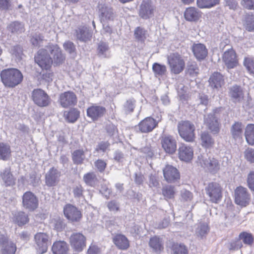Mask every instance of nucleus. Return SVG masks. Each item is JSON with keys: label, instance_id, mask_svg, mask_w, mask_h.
Listing matches in <instances>:
<instances>
[{"label": "nucleus", "instance_id": "49530a36", "mask_svg": "<svg viewBox=\"0 0 254 254\" xmlns=\"http://www.w3.org/2000/svg\"><path fill=\"white\" fill-rule=\"evenodd\" d=\"M50 227L57 231H62L64 228L65 224L59 217L53 218L50 223Z\"/></svg>", "mask_w": 254, "mask_h": 254}, {"label": "nucleus", "instance_id": "052dcab7", "mask_svg": "<svg viewBox=\"0 0 254 254\" xmlns=\"http://www.w3.org/2000/svg\"><path fill=\"white\" fill-rule=\"evenodd\" d=\"M64 48L70 55H72L73 56L75 55V46L72 42L69 41H66L64 44Z\"/></svg>", "mask_w": 254, "mask_h": 254}, {"label": "nucleus", "instance_id": "f03ea898", "mask_svg": "<svg viewBox=\"0 0 254 254\" xmlns=\"http://www.w3.org/2000/svg\"><path fill=\"white\" fill-rule=\"evenodd\" d=\"M178 128L180 135L188 142H192L195 138V127L193 124L189 121L179 123Z\"/></svg>", "mask_w": 254, "mask_h": 254}, {"label": "nucleus", "instance_id": "f3484780", "mask_svg": "<svg viewBox=\"0 0 254 254\" xmlns=\"http://www.w3.org/2000/svg\"><path fill=\"white\" fill-rule=\"evenodd\" d=\"M158 125V122L151 117H147L142 120L136 127L142 133L152 131Z\"/></svg>", "mask_w": 254, "mask_h": 254}, {"label": "nucleus", "instance_id": "7ed1b4c3", "mask_svg": "<svg viewBox=\"0 0 254 254\" xmlns=\"http://www.w3.org/2000/svg\"><path fill=\"white\" fill-rule=\"evenodd\" d=\"M69 243L74 252L80 253L86 247V238L81 233L73 232L69 237Z\"/></svg>", "mask_w": 254, "mask_h": 254}, {"label": "nucleus", "instance_id": "a18cd8bd", "mask_svg": "<svg viewBox=\"0 0 254 254\" xmlns=\"http://www.w3.org/2000/svg\"><path fill=\"white\" fill-rule=\"evenodd\" d=\"M245 134L247 142L250 145H254V125H249L246 127Z\"/></svg>", "mask_w": 254, "mask_h": 254}, {"label": "nucleus", "instance_id": "ddd939ff", "mask_svg": "<svg viewBox=\"0 0 254 254\" xmlns=\"http://www.w3.org/2000/svg\"><path fill=\"white\" fill-rule=\"evenodd\" d=\"M64 213L65 217L71 222H78L82 217L81 212L75 206L68 204L64 208Z\"/></svg>", "mask_w": 254, "mask_h": 254}, {"label": "nucleus", "instance_id": "4c0bfd02", "mask_svg": "<svg viewBox=\"0 0 254 254\" xmlns=\"http://www.w3.org/2000/svg\"><path fill=\"white\" fill-rule=\"evenodd\" d=\"M244 126L242 123L236 122L231 128V132L235 139H240L242 138Z\"/></svg>", "mask_w": 254, "mask_h": 254}, {"label": "nucleus", "instance_id": "f8f14e48", "mask_svg": "<svg viewBox=\"0 0 254 254\" xmlns=\"http://www.w3.org/2000/svg\"><path fill=\"white\" fill-rule=\"evenodd\" d=\"M34 102L40 107H46L50 103V98L47 94L41 89H34L32 93Z\"/></svg>", "mask_w": 254, "mask_h": 254}, {"label": "nucleus", "instance_id": "79ce46f5", "mask_svg": "<svg viewBox=\"0 0 254 254\" xmlns=\"http://www.w3.org/2000/svg\"><path fill=\"white\" fill-rule=\"evenodd\" d=\"M11 156L10 146L3 142L0 143V160H8Z\"/></svg>", "mask_w": 254, "mask_h": 254}, {"label": "nucleus", "instance_id": "aec40b11", "mask_svg": "<svg viewBox=\"0 0 254 254\" xmlns=\"http://www.w3.org/2000/svg\"><path fill=\"white\" fill-rule=\"evenodd\" d=\"M204 122L208 128L213 134H217L219 131V123L214 113H210L204 116Z\"/></svg>", "mask_w": 254, "mask_h": 254}, {"label": "nucleus", "instance_id": "bb28decb", "mask_svg": "<svg viewBox=\"0 0 254 254\" xmlns=\"http://www.w3.org/2000/svg\"><path fill=\"white\" fill-rule=\"evenodd\" d=\"M0 245L1 247V254H14L16 250L15 245L11 242H8L3 237H0Z\"/></svg>", "mask_w": 254, "mask_h": 254}, {"label": "nucleus", "instance_id": "bf43d9fd", "mask_svg": "<svg viewBox=\"0 0 254 254\" xmlns=\"http://www.w3.org/2000/svg\"><path fill=\"white\" fill-rule=\"evenodd\" d=\"M107 165L106 162L103 159H99L94 162L96 169L100 173H103L105 171Z\"/></svg>", "mask_w": 254, "mask_h": 254}, {"label": "nucleus", "instance_id": "2eb2a0df", "mask_svg": "<svg viewBox=\"0 0 254 254\" xmlns=\"http://www.w3.org/2000/svg\"><path fill=\"white\" fill-rule=\"evenodd\" d=\"M222 60L228 69L234 68L238 64V60L236 54L233 49H229L225 51L222 57Z\"/></svg>", "mask_w": 254, "mask_h": 254}, {"label": "nucleus", "instance_id": "423d86ee", "mask_svg": "<svg viewBox=\"0 0 254 254\" xmlns=\"http://www.w3.org/2000/svg\"><path fill=\"white\" fill-rule=\"evenodd\" d=\"M206 193L213 203H218L222 198V188L220 185L216 182L209 183L205 187Z\"/></svg>", "mask_w": 254, "mask_h": 254}, {"label": "nucleus", "instance_id": "338daca9", "mask_svg": "<svg viewBox=\"0 0 254 254\" xmlns=\"http://www.w3.org/2000/svg\"><path fill=\"white\" fill-rule=\"evenodd\" d=\"M187 67L188 72L190 75L196 74L198 72V68L195 62H189Z\"/></svg>", "mask_w": 254, "mask_h": 254}, {"label": "nucleus", "instance_id": "cd10ccee", "mask_svg": "<svg viewBox=\"0 0 254 254\" xmlns=\"http://www.w3.org/2000/svg\"><path fill=\"white\" fill-rule=\"evenodd\" d=\"M77 39L81 42H86L91 39L92 34L86 27H79L75 31Z\"/></svg>", "mask_w": 254, "mask_h": 254}, {"label": "nucleus", "instance_id": "6e6d98bb", "mask_svg": "<svg viewBox=\"0 0 254 254\" xmlns=\"http://www.w3.org/2000/svg\"><path fill=\"white\" fill-rule=\"evenodd\" d=\"M10 53L13 57L15 58L16 61H19L22 59L23 52L22 48L20 46H15L12 47L10 50Z\"/></svg>", "mask_w": 254, "mask_h": 254}, {"label": "nucleus", "instance_id": "e433bc0d", "mask_svg": "<svg viewBox=\"0 0 254 254\" xmlns=\"http://www.w3.org/2000/svg\"><path fill=\"white\" fill-rule=\"evenodd\" d=\"M80 112L75 108L64 112V116L66 121L69 123H74L79 117Z\"/></svg>", "mask_w": 254, "mask_h": 254}, {"label": "nucleus", "instance_id": "4d7b16f0", "mask_svg": "<svg viewBox=\"0 0 254 254\" xmlns=\"http://www.w3.org/2000/svg\"><path fill=\"white\" fill-rule=\"evenodd\" d=\"M244 65L248 71L251 74H254V58H245L244 61Z\"/></svg>", "mask_w": 254, "mask_h": 254}, {"label": "nucleus", "instance_id": "393cba45", "mask_svg": "<svg viewBox=\"0 0 254 254\" xmlns=\"http://www.w3.org/2000/svg\"><path fill=\"white\" fill-rule=\"evenodd\" d=\"M191 50L194 57L198 61L204 60L208 54L205 46L201 43H194L191 47Z\"/></svg>", "mask_w": 254, "mask_h": 254}, {"label": "nucleus", "instance_id": "ea45409f", "mask_svg": "<svg viewBox=\"0 0 254 254\" xmlns=\"http://www.w3.org/2000/svg\"><path fill=\"white\" fill-rule=\"evenodd\" d=\"M200 141L201 145L205 148L211 147L214 144V140L211 135L206 131L201 133Z\"/></svg>", "mask_w": 254, "mask_h": 254}, {"label": "nucleus", "instance_id": "1a4fd4ad", "mask_svg": "<svg viewBox=\"0 0 254 254\" xmlns=\"http://www.w3.org/2000/svg\"><path fill=\"white\" fill-rule=\"evenodd\" d=\"M155 7L150 0H144L141 3L138 14L143 19H149L154 16Z\"/></svg>", "mask_w": 254, "mask_h": 254}, {"label": "nucleus", "instance_id": "8fccbe9b", "mask_svg": "<svg viewBox=\"0 0 254 254\" xmlns=\"http://www.w3.org/2000/svg\"><path fill=\"white\" fill-rule=\"evenodd\" d=\"M44 40V36L41 34L37 33L33 34L30 39V42L32 45L36 47L42 46Z\"/></svg>", "mask_w": 254, "mask_h": 254}, {"label": "nucleus", "instance_id": "774afa93", "mask_svg": "<svg viewBox=\"0 0 254 254\" xmlns=\"http://www.w3.org/2000/svg\"><path fill=\"white\" fill-rule=\"evenodd\" d=\"M243 245L240 240H236L227 245V248L230 250L236 251L240 249Z\"/></svg>", "mask_w": 254, "mask_h": 254}, {"label": "nucleus", "instance_id": "7c9ffc66", "mask_svg": "<svg viewBox=\"0 0 254 254\" xmlns=\"http://www.w3.org/2000/svg\"><path fill=\"white\" fill-rule=\"evenodd\" d=\"M0 176L5 186H10L15 184V179L11 173L10 168L3 169L0 174Z\"/></svg>", "mask_w": 254, "mask_h": 254}, {"label": "nucleus", "instance_id": "de8ad7c7", "mask_svg": "<svg viewBox=\"0 0 254 254\" xmlns=\"http://www.w3.org/2000/svg\"><path fill=\"white\" fill-rule=\"evenodd\" d=\"M244 26L248 31H254V15L248 14L245 15Z\"/></svg>", "mask_w": 254, "mask_h": 254}, {"label": "nucleus", "instance_id": "9b49d317", "mask_svg": "<svg viewBox=\"0 0 254 254\" xmlns=\"http://www.w3.org/2000/svg\"><path fill=\"white\" fill-rule=\"evenodd\" d=\"M59 101L62 107L67 108L75 106L77 99L74 93L72 91H66L60 95Z\"/></svg>", "mask_w": 254, "mask_h": 254}, {"label": "nucleus", "instance_id": "72a5a7b5", "mask_svg": "<svg viewBox=\"0 0 254 254\" xmlns=\"http://www.w3.org/2000/svg\"><path fill=\"white\" fill-rule=\"evenodd\" d=\"M68 250L67 243L63 241L55 242L52 247V251L54 254H66Z\"/></svg>", "mask_w": 254, "mask_h": 254}, {"label": "nucleus", "instance_id": "a878e982", "mask_svg": "<svg viewBox=\"0 0 254 254\" xmlns=\"http://www.w3.org/2000/svg\"><path fill=\"white\" fill-rule=\"evenodd\" d=\"M53 56V63L56 64H62L64 60V57L61 49L57 45L49 46L47 48Z\"/></svg>", "mask_w": 254, "mask_h": 254}, {"label": "nucleus", "instance_id": "20e7f679", "mask_svg": "<svg viewBox=\"0 0 254 254\" xmlns=\"http://www.w3.org/2000/svg\"><path fill=\"white\" fill-rule=\"evenodd\" d=\"M171 72L179 74L184 69L185 63L183 57L178 53L171 54L167 58Z\"/></svg>", "mask_w": 254, "mask_h": 254}, {"label": "nucleus", "instance_id": "c9c22d12", "mask_svg": "<svg viewBox=\"0 0 254 254\" xmlns=\"http://www.w3.org/2000/svg\"><path fill=\"white\" fill-rule=\"evenodd\" d=\"M209 228L208 224L205 222H200L196 225L195 233L196 236L200 239L206 237Z\"/></svg>", "mask_w": 254, "mask_h": 254}, {"label": "nucleus", "instance_id": "6e6552de", "mask_svg": "<svg viewBox=\"0 0 254 254\" xmlns=\"http://www.w3.org/2000/svg\"><path fill=\"white\" fill-rule=\"evenodd\" d=\"M39 200L37 197L31 191L25 192L22 196V206L29 211H33L38 208Z\"/></svg>", "mask_w": 254, "mask_h": 254}, {"label": "nucleus", "instance_id": "2f4dec72", "mask_svg": "<svg viewBox=\"0 0 254 254\" xmlns=\"http://www.w3.org/2000/svg\"><path fill=\"white\" fill-rule=\"evenodd\" d=\"M97 54L101 58H109L110 52L108 44L102 41L100 42L97 46Z\"/></svg>", "mask_w": 254, "mask_h": 254}, {"label": "nucleus", "instance_id": "5701e85b", "mask_svg": "<svg viewBox=\"0 0 254 254\" xmlns=\"http://www.w3.org/2000/svg\"><path fill=\"white\" fill-rule=\"evenodd\" d=\"M178 155L180 160L189 162L192 159L193 151L190 146L181 144L178 149Z\"/></svg>", "mask_w": 254, "mask_h": 254}, {"label": "nucleus", "instance_id": "09e8293b", "mask_svg": "<svg viewBox=\"0 0 254 254\" xmlns=\"http://www.w3.org/2000/svg\"><path fill=\"white\" fill-rule=\"evenodd\" d=\"M219 0H197V4L200 8H210L219 3Z\"/></svg>", "mask_w": 254, "mask_h": 254}, {"label": "nucleus", "instance_id": "e2e57ef3", "mask_svg": "<svg viewBox=\"0 0 254 254\" xmlns=\"http://www.w3.org/2000/svg\"><path fill=\"white\" fill-rule=\"evenodd\" d=\"M39 181L40 178L37 176L35 172H32L29 174L28 182L30 185L34 187L37 186L39 184Z\"/></svg>", "mask_w": 254, "mask_h": 254}, {"label": "nucleus", "instance_id": "4be33fe9", "mask_svg": "<svg viewBox=\"0 0 254 254\" xmlns=\"http://www.w3.org/2000/svg\"><path fill=\"white\" fill-rule=\"evenodd\" d=\"M165 180L169 183L174 182L180 179V173L176 168L172 165H166L163 169Z\"/></svg>", "mask_w": 254, "mask_h": 254}, {"label": "nucleus", "instance_id": "c756f323", "mask_svg": "<svg viewBox=\"0 0 254 254\" xmlns=\"http://www.w3.org/2000/svg\"><path fill=\"white\" fill-rule=\"evenodd\" d=\"M209 83L212 88L218 89L224 83L223 76L219 72H214L210 76Z\"/></svg>", "mask_w": 254, "mask_h": 254}, {"label": "nucleus", "instance_id": "13d9d810", "mask_svg": "<svg viewBox=\"0 0 254 254\" xmlns=\"http://www.w3.org/2000/svg\"><path fill=\"white\" fill-rule=\"evenodd\" d=\"M173 254H188V250L183 245L176 244L173 246Z\"/></svg>", "mask_w": 254, "mask_h": 254}, {"label": "nucleus", "instance_id": "603ef678", "mask_svg": "<svg viewBox=\"0 0 254 254\" xmlns=\"http://www.w3.org/2000/svg\"><path fill=\"white\" fill-rule=\"evenodd\" d=\"M152 69L155 76H162L166 72V67L164 65H162L158 63H154L152 66Z\"/></svg>", "mask_w": 254, "mask_h": 254}, {"label": "nucleus", "instance_id": "b1692460", "mask_svg": "<svg viewBox=\"0 0 254 254\" xmlns=\"http://www.w3.org/2000/svg\"><path fill=\"white\" fill-rule=\"evenodd\" d=\"M229 96L232 101L235 103L242 102L244 96L242 87L237 85L230 87L229 89Z\"/></svg>", "mask_w": 254, "mask_h": 254}, {"label": "nucleus", "instance_id": "f704fd0d", "mask_svg": "<svg viewBox=\"0 0 254 254\" xmlns=\"http://www.w3.org/2000/svg\"><path fill=\"white\" fill-rule=\"evenodd\" d=\"M149 247L155 252H161L164 249L163 241L158 236H154L150 239Z\"/></svg>", "mask_w": 254, "mask_h": 254}, {"label": "nucleus", "instance_id": "c03bdc74", "mask_svg": "<svg viewBox=\"0 0 254 254\" xmlns=\"http://www.w3.org/2000/svg\"><path fill=\"white\" fill-rule=\"evenodd\" d=\"M134 35L135 39L140 42H143L147 38V31L144 28L141 27H136L134 32Z\"/></svg>", "mask_w": 254, "mask_h": 254}, {"label": "nucleus", "instance_id": "f257e3e1", "mask_svg": "<svg viewBox=\"0 0 254 254\" xmlns=\"http://www.w3.org/2000/svg\"><path fill=\"white\" fill-rule=\"evenodd\" d=\"M1 81L7 88H14L22 82L23 76L21 72L16 68L3 69L0 73Z\"/></svg>", "mask_w": 254, "mask_h": 254}, {"label": "nucleus", "instance_id": "a211bd4d", "mask_svg": "<svg viewBox=\"0 0 254 254\" xmlns=\"http://www.w3.org/2000/svg\"><path fill=\"white\" fill-rule=\"evenodd\" d=\"M162 147L166 153L172 154L174 153L177 148L176 140L170 135H165L161 139Z\"/></svg>", "mask_w": 254, "mask_h": 254}, {"label": "nucleus", "instance_id": "69168bd1", "mask_svg": "<svg viewBox=\"0 0 254 254\" xmlns=\"http://www.w3.org/2000/svg\"><path fill=\"white\" fill-rule=\"evenodd\" d=\"M245 158L250 163H254V149L248 148L244 151Z\"/></svg>", "mask_w": 254, "mask_h": 254}, {"label": "nucleus", "instance_id": "864d4df0", "mask_svg": "<svg viewBox=\"0 0 254 254\" xmlns=\"http://www.w3.org/2000/svg\"><path fill=\"white\" fill-rule=\"evenodd\" d=\"M175 190L172 186H166L162 189V194L166 199H171L174 197Z\"/></svg>", "mask_w": 254, "mask_h": 254}, {"label": "nucleus", "instance_id": "0eeeda50", "mask_svg": "<svg viewBox=\"0 0 254 254\" xmlns=\"http://www.w3.org/2000/svg\"><path fill=\"white\" fill-rule=\"evenodd\" d=\"M35 61L42 69H49L53 63V59L48 54L47 50L43 49L38 51L35 57Z\"/></svg>", "mask_w": 254, "mask_h": 254}, {"label": "nucleus", "instance_id": "58836bf2", "mask_svg": "<svg viewBox=\"0 0 254 254\" xmlns=\"http://www.w3.org/2000/svg\"><path fill=\"white\" fill-rule=\"evenodd\" d=\"M114 242L118 248L121 250H126L129 247V242L123 235H118L114 239Z\"/></svg>", "mask_w": 254, "mask_h": 254}, {"label": "nucleus", "instance_id": "680f3d73", "mask_svg": "<svg viewBox=\"0 0 254 254\" xmlns=\"http://www.w3.org/2000/svg\"><path fill=\"white\" fill-rule=\"evenodd\" d=\"M239 237L246 244L251 245L253 242V238L251 234L246 232L241 233Z\"/></svg>", "mask_w": 254, "mask_h": 254}, {"label": "nucleus", "instance_id": "39448f33", "mask_svg": "<svg viewBox=\"0 0 254 254\" xmlns=\"http://www.w3.org/2000/svg\"><path fill=\"white\" fill-rule=\"evenodd\" d=\"M198 160L201 166L210 173H216L220 169L219 161L213 157H208L207 154L198 156Z\"/></svg>", "mask_w": 254, "mask_h": 254}, {"label": "nucleus", "instance_id": "0e129e2a", "mask_svg": "<svg viewBox=\"0 0 254 254\" xmlns=\"http://www.w3.org/2000/svg\"><path fill=\"white\" fill-rule=\"evenodd\" d=\"M42 79L47 82H50L53 80V73L48 69L43 70L40 74Z\"/></svg>", "mask_w": 254, "mask_h": 254}, {"label": "nucleus", "instance_id": "a19ab883", "mask_svg": "<svg viewBox=\"0 0 254 254\" xmlns=\"http://www.w3.org/2000/svg\"><path fill=\"white\" fill-rule=\"evenodd\" d=\"M13 222L18 226H21L26 224L28 221V216L25 212L20 211L15 213L14 214Z\"/></svg>", "mask_w": 254, "mask_h": 254}, {"label": "nucleus", "instance_id": "473e14b6", "mask_svg": "<svg viewBox=\"0 0 254 254\" xmlns=\"http://www.w3.org/2000/svg\"><path fill=\"white\" fill-rule=\"evenodd\" d=\"M184 16L188 21H196L201 16V13L197 8L190 7L186 9Z\"/></svg>", "mask_w": 254, "mask_h": 254}, {"label": "nucleus", "instance_id": "37998d69", "mask_svg": "<svg viewBox=\"0 0 254 254\" xmlns=\"http://www.w3.org/2000/svg\"><path fill=\"white\" fill-rule=\"evenodd\" d=\"M7 29L13 33L19 34L25 31L24 24L19 21L10 23L7 26Z\"/></svg>", "mask_w": 254, "mask_h": 254}, {"label": "nucleus", "instance_id": "9d476101", "mask_svg": "<svg viewBox=\"0 0 254 254\" xmlns=\"http://www.w3.org/2000/svg\"><path fill=\"white\" fill-rule=\"evenodd\" d=\"M235 202L242 206H246L249 204L251 196L246 188L238 187L235 191Z\"/></svg>", "mask_w": 254, "mask_h": 254}, {"label": "nucleus", "instance_id": "c85d7f7f", "mask_svg": "<svg viewBox=\"0 0 254 254\" xmlns=\"http://www.w3.org/2000/svg\"><path fill=\"white\" fill-rule=\"evenodd\" d=\"M87 149H78L74 150L71 153V158L73 164L75 165H81L87 160L86 157Z\"/></svg>", "mask_w": 254, "mask_h": 254}, {"label": "nucleus", "instance_id": "dca6fc26", "mask_svg": "<svg viewBox=\"0 0 254 254\" xmlns=\"http://www.w3.org/2000/svg\"><path fill=\"white\" fill-rule=\"evenodd\" d=\"M34 238L37 253L39 254L45 253L48 249V236L44 233H38Z\"/></svg>", "mask_w": 254, "mask_h": 254}, {"label": "nucleus", "instance_id": "3c124183", "mask_svg": "<svg viewBox=\"0 0 254 254\" xmlns=\"http://www.w3.org/2000/svg\"><path fill=\"white\" fill-rule=\"evenodd\" d=\"M85 183L90 186H93L97 180L95 174L94 172H89L85 174L83 177Z\"/></svg>", "mask_w": 254, "mask_h": 254}, {"label": "nucleus", "instance_id": "5fc2aeb1", "mask_svg": "<svg viewBox=\"0 0 254 254\" xmlns=\"http://www.w3.org/2000/svg\"><path fill=\"white\" fill-rule=\"evenodd\" d=\"M135 105V100L133 99L127 100L124 105V111L126 114L133 111Z\"/></svg>", "mask_w": 254, "mask_h": 254}, {"label": "nucleus", "instance_id": "4468645a", "mask_svg": "<svg viewBox=\"0 0 254 254\" xmlns=\"http://www.w3.org/2000/svg\"><path fill=\"white\" fill-rule=\"evenodd\" d=\"M61 172L53 167L45 175V184L49 187L56 186L60 181Z\"/></svg>", "mask_w": 254, "mask_h": 254}, {"label": "nucleus", "instance_id": "6ab92c4d", "mask_svg": "<svg viewBox=\"0 0 254 254\" xmlns=\"http://www.w3.org/2000/svg\"><path fill=\"white\" fill-rule=\"evenodd\" d=\"M99 17L101 23H108L114 20L115 14L112 8L101 5L99 6Z\"/></svg>", "mask_w": 254, "mask_h": 254}, {"label": "nucleus", "instance_id": "412c9836", "mask_svg": "<svg viewBox=\"0 0 254 254\" xmlns=\"http://www.w3.org/2000/svg\"><path fill=\"white\" fill-rule=\"evenodd\" d=\"M105 113V108L101 106L93 105L87 109V116L93 121H97L102 117Z\"/></svg>", "mask_w": 254, "mask_h": 254}]
</instances>
